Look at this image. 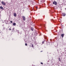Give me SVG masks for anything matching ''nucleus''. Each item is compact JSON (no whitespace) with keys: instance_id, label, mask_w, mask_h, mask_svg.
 I'll return each mask as SVG.
<instances>
[{"instance_id":"24","label":"nucleus","mask_w":66,"mask_h":66,"mask_svg":"<svg viewBox=\"0 0 66 66\" xmlns=\"http://www.w3.org/2000/svg\"><path fill=\"white\" fill-rule=\"evenodd\" d=\"M0 21H1L0 20Z\"/></svg>"},{"instance_id":"19","label":"nucleus","mask_w":66,"mask_h":66,"mask_svg":"<svg viewBox=\"0 0 66 66\" xmlns=\"http://www.w3.org/2000/svg\"><path fill=\"white\" fill-rule=\"evenodd\" d=\"M36 9H37V6L36 7Z\"/></svg>"},{"instance_id":"10","label":"nucleus","mask_w":66,"mask_h":66,"mask_svg":"<svg viewBox=\"0 0 66 66\" xmlns=\"http://www.w3.org/2000/svg\"><path fill=\"white\" fill-rule=\"evenodd\" d=\"M44 37L45 38V39H47V37L46 36H44Z\"/></svg>"},{"instance_id":"23","label":"nucleus","mask_w":66,"mask_h":66,"mask_svg":"<svg viewBox=\"0 0 66 66\" xmlns=\"http://www.w3.org/2000/svg\"><path fill=\"white\" fill-rule=\"evenodd\" d=\"M44 26H45V25H44Z\"/></svg>"},{"instance_id":"4","label":"nucleus","mask_w":66,"mask_h":66,"mask_svg":"<svg viewBox=\"0 0 66 66\" xmlns=\"http://www.w3.org/2000/svg\"><path fill=\"white\" fill-rule=\"evenodd\" d=\"M66 16V14L65 13H62V16Z\"/></svg>"},{"instance_id":"15","label":"nucleus","mask_w":66,"mask_h":66,"mask_svg":"<svg viewBox=\"0 0 66 66\" xmlns=\"http://www.w3.org/2000/svg\"><path fill=\"white\" fill-rule=\"evenodd\" d=\"M42 44H44V41H43L42 42Z\"/></svg>"},{"instance_id":"18","label":"nucleus","mask_w":66,"mask_h":66,"mask_svg":"<svg viewBox=\"0 0 66 66\" xmlns=\"http://www.w3.org/2000/svg\"><path fill=\"white\" fill-rule=\"evenodd\" d=\"M9 30H10V31H11V29L10 28Z\"/></svg>"},{"instance_id":"6","label":"nucleus","mask_w":66,"mask_h":66,"mask_svg":"<svg viewBox=\"0 0 66 66\" xmlns=\"http://www.w3.org/2000/svg\"><path fill=\"white\" fill-rule=\"evenodd\" d=\"M31 30L32 31H33L34 30V29H33V27H31Z\"/></svg>"},{"instance_id":"7","label":"nucleus","mask_w":66,"mask_h":66,"mask_svg":"<svg viewBox=\"0 0 66 66\" xmlns=\"http://www.w3.org/2000/svg\"><path fill=\"white\" fill-rule=\"evenodd\" d=\"M13 15L14 17H16V13H14Z\"/></svg>"},{"instance_id":"3","label":"nucleus","mask_w":66,"mask_h":66,"mask_svg":"<svg viewBox=\"0 0 66 66\" xmlns=\"http://www.w3.org/2000/svg\"><path fill=\"white\" fill-rule=\"evenodd\" d=\"M22 18L23 20H24V21H25V20H26V18L24 17V16H23Z\"/></svg>"},{"instance_id":"14","label":"nucleus","mask_w":66,"mask_h":66,"mask_svg":"<svg viewBox=\"0 0 66 66\" xmlns=\"http://www.w3.org/2000/svg\"><path fill=\"white\" fill-rule=\"evenodd\" d=\"M40 64H43V63L42 62H41Z\"/></svg>"},{"instance_id":"9","label":"nucleus","mask_w":66,"mask_h":66,"mask_svg":"<svg viewBox=\"0 0 66 66\" xmlns=\"http://www.w3.org/2000/svg\"><path fill=\"white\" fill-rule=\"evenodd\" d=\"M16 23H13V26H15V25H16Z\"/></svg>"},{"instance_id":"20","label":"nucleus","mask_w":66,"mask_h":66,"mask_svg":"<svg viewBox=\"0 0 66 66\" xmlns=\"http://www.w3.org/2000/svg\"><path fill=\"white\" fill-rule=\"evenodd\" d=\"M24 10H23V12H24Z\"/></svg>"},{"instance_id":"2","label":"nucleus","mask_w":66,"mask_h":66,"mask_svg":"<svg viewBox=\"0 0 66 66\" xmlns=\"http://www.w3.org/2000/svg\"><path fill=\"white\" fill-rule=\"evenodd\" d=\"M2 5H6V4H5V3H4V2L3 1L2 2Z\"/></svg>"},{"instance_id":"13","label":"nucleus","mask_w":66,"mask_h":66,"mask_svg":"<svg viewBox=\"0 0 66 66\" xmlns=\"http://www.w3.org/2000/svg\"><path fill=\"white\" fill-rule=\"evenodd\" d=\"M25 46H27V44L26 43L25 44Z\"/></svg>"},{"instance_id":"5","label":"nucleus","mask_w":66,"mask_h":66,"mask_svg":"<svg viewBox=\"0 0 66 66\" xmlns=\"http://www.w3.org/2000/svg\"><path fill=\"white\" fill-rule=\"evenodd\" d=\"M61 36L62 37H63L64 36V34H62L61 35Z\"/></svg>"},{"instance_id":"8","label":"nucleus","mask_w":66,"mask_h":66,"mask_svg":"<svg viewBox=\"0 0 66 66\" xmlns=\"http://www.w3.org/2000/svg\"><path fill=\"white\" fill-rule=\"evenodd\" d=\"M0 8L1 9H2V10H3V9H4L3 8V7H2V6H1L0 7Z\"/></svg>"},{"instance_id":"1","label":"nucleus","mask_w":66,"mask_h":66,"mask_svg":"<svg viewBox=\"0 0 66 66\" xmlns=\"http://www.w3.org/2000/svg\"><path fill=\"white\" fill-rule=\"evenodd\" d=\"M53 4H55V5H57V2L55 1H54L53 2Z\"/></svg>"},{"instance_id":"21","label":"nucleus","mask_w":66,"mask_h":66,"mask_svg":"<svg viewBox=\"0 0 66 66\" xmlns=\"http://www.w3.org/2000/svg\"><path fill=\"white\" fill-rule=\"evenodd\" d=\"M43 51H40V52H43Z\"/></svg>"},{"instance_id":"12","label":"nucleus","mask_w":66,"mask_h":66,"mask_svg":"<svg viewBox=\"0 0 66 66\" xmlns=\"http://www.w3.org/2000/svg\"><path fill=\"white\" fill-rule=\"evenodd\" d=\"M14 29H15V28H13V31H14Z\"/></svg>"},{"instance_id":"17","label":"nucleus","mask_w":66,"mask_h":66,"mask_svg":"<svg viewBox=\"0 0 66 66\" xmlns=\"http://www.w3.org/2000/svg\"><path fill=\"white\" fill-rule=\"evenodd\" d=\"M32 47H33V45H32Z\"/></svg>"},{"instance_id":"11","label":"nucleus","mask_w":66,"mask_h":66,"mask_svg":"<svg viewBox=\"0 0 66 66\" xmlns=\"http://www.w3.org/2000/svg\"><path fill=\"white\" fill-rule=\"evenodd\" d=\"M59 61H61V60L60 59V58H59Z\"/></svg>"},{"instance_id":"16","label":"nucleus","mask_w":66,"mask_h":66,"mask_svg":"<svg viewBox=\"0 0 66 66\" xmlns=\"http://www.w3.org/2000/svg\"><path fill=\"white\" fill-rule=\"evenodd\" d=\"M10 22H11V23H12V21H10Z\"/></svg>"},{"instance_id":"25","label":"nucleus","mask_w":66,"mask_h":66,"mask_svg":"<svg viewBox=\"0 0 66 66\" xmlns=\"http://www.w3.org/2000/svg\"><path fill=\"white\" fill-rule=\"evenodd\" d=\"M0 21H1L0 20Z\"/></svg>"},{"instance_id":"22","label":"nucleus","mask_w":66,"mask_h":66,"mask_svg":"<svg viewBox=\"0 0 66 66\" xmlns=\"http://www.w3.org/2000/svg\"><path fill=\"white\" fill-rule=\"evenodd\" d=\"M3 29V30H4V29Z\"/></svg>"}]
</instances>
